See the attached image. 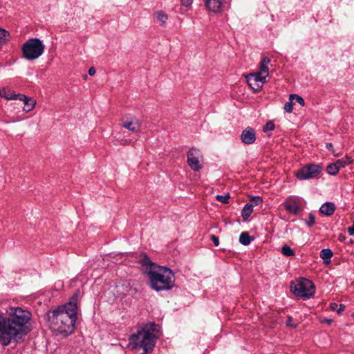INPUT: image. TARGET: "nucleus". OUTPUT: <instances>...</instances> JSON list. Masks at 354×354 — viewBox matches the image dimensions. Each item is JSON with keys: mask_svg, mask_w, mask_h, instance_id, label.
I'll return each mask as SVG.
<instances>
[{"mask_svg": "<svg viewBox=\"0 0 354 354\" xmlns=\"http://www.w3.org/2000/svg\"><path fill=\"white\" fill-rule=\"evenodd\" d=\"M263 202V199L260 196H253L251 198L250 203H248L250 205H252V207H254L256 205H258L261 204Z\"/></svg>", "mask_w": 354, "mask_h": 354, "instance_id": "c756f323", "label": "nucleus"}, {"mask_svg": "<svg viewBox=\"0 0 354 354\" xmlns=\"http://www.w3.org/2000/svg\"><path fill=\"white\" fill-rule=\"evenodd\" d=\"M250 77V82L252 80L254 81V83L259 82L261 84H263L266 82V78L268 77L265 74H263L262 72H257L255 73H252L248 75Z\"/></svg>", "mask_w": 354, "mask_h": 354, "instance_id": "dca6fc26", "label": "nucleus"}, {"mask_svg": "<svg viewBox=\"0 0 354 354\" xmlns=\"http://www.w3.org/2000/svg\"><path fill=\"white\" fill-rule=\"evenodd\" d=\"M187 157L188 165L193 171H198L203 167V157L199 149L191 148Z\"/></svg>", "mask_w": 354, "mask_h": 354, "instance_id": "6e6552de", "label": "nucleus"}, {"mask_svg": "<svg viewBox=\"0 0 354 354\" xmlns=\"http://www.w3.org/2000/svg\"><path fill=\"white\" fill-rule=\"evenodd\" d=\"M285 209L290 214H298L301 211L299 201L296 199L288 198L283 203Z\"/></svg>", "mask_w": 354, "mask_h": 354, "instance_id": "1a4fd4ad", "label": "nucleus"}, {"mask_svg": "<svg viewBox=\"0 0 354 354\" xmlns=\"http://www.w3.org/2000/svg\"><path fill=\"white\" fill-rule=\"evenodd\" d=\"M31 313L20 307H10L6 316L0 315V342L3 346L17 342L30 330Z\"/></svg>", "mask_w": 354, "mask_h": 354, "instance_id": "f257e3e1", "label": "nucleus"}, {"mask_svg": "<svg viewBox=\"0 0 354 354\" xmlns=\"http://www.w3.org/2000/svg\"><path fill=\"white\" fill-rule=\"evenodd\" d=\"M335 209V204L332 202H326L320 207L319 212L326 216H331L334 214Z\"/></svg>", "mask_w": 354, "mask_h": 354, "instance_id": "ddd939ff", "label": "nucleus"}, {"mask_svg": "<svg viewBox=\"0 0 354 354\" xmlns=\"http://www.w3.org/2000/svg\"><path fill=\"white\" fill-rule=\"evenodd\" d=\"M45 45L43 41L36 37L29 38L21 47L23 57L28 61L38 59L44 53Z\"/></svg>", "mask_w": 354, "mask_h": 354, "instance_id": "39448f33", "label": "nucleus"}, {"mask_svg": "<svg viewBox=\"0 0 354 354\" xmlns=\"http://www.w3.org/2000/svg\"><path fill=\"white\" fill-rule=\"evenodd\" d=\"M294 102L292 100H289L284 104L283 109L287 113H292L293 110Z\"/></svg>", "mask_w": 354, "mask_h": 354, "instance_id": "c85d7f7f", "label": "nucleus"}, {"mask_svg": "<svg viewBox=\"0 0 354 354\" xmlns=\"http://www.w3.org/2000/svg\"><path fill=\"white\" fill-rule=\"evenodd\" d=\"M241 141L246 145H251L256 140L255 131L252 127H247L241 135Z\"/></svg>", "mask_w": 354, "mask_h": 354, "instance_id": "9d476101", "label": "nucleus"}, {"mask_svg": "<svg viewBox=\"0 0 354 354\" xmlns=\"http://www.w3.org/2000/svg\"><path fill=\"white\" fill-rule=\"evenodd\" d=\"M290 289L296 297L303 299L313 297L315 292L314 283L306 278H301L295 282H292Z\"/></svg>", "mask_w": 354, "mask_h": 354, "instance_id": "423d86ee", "label": "nucleus"}, {"mask_svg": "<svg viewBox=\"0 0 354 354\" xmlns=\"http://www.w3.org/2000/svg\"><path fill=\"white\" fill-rule=\"evenodd\" d=\"M95 69L94 67H91L89 69H88V75H91V76H93L95 74Z\"/></svg>", "mask_w": 354, "mask_h": 354, "instance_id": "58836bf2", "label": "nucleus"}, {"mask_svg": "<svg viewBox=\"0 0 354 354\" xmlns=\"http://www.w3.org/2000/svg\"><path fill=\"white\" fill-rule=\"evenodd\" d=\"M122 127L132 132H136L140 128V123L138 120L133 118L130 121L124 122Z\"/></svg>", "mask_w": 354, "mask_h": 354, "instance_id": "4468645a", "label": "nucleus"}, {"mask_svg": "<svg viewBox=\"0 0 354 354\" xmlns=\"http://www.w3.org/2000/svg\"><path fill=\"white\" fill-rule=\"evenodd\" d=\"M333 252L330 249H323L320 252V257L322 259L324 263L328 264L330 262V259L333 257Z\"/></svg>", "mask_w": 354, "mask_h": 354, "instance_id": "f3484780", "label": "nucleus"}, {"mask_svg": "<svg viewBox=\"0 0 354 354\" xmlns=\"http://www.w3.org/2000/svg\"><path fill=\"white\" fill-rule=\"evenodd\" d=\"M342 239H343V237H339V240H342Z\"/></svg>", "mask_w": 354, "mask_h": 354, "instance_id": "a19ab883", "label": "nucleus"}, {"mask_svg": "<svg viewBox=\"0 0 354 354\" xmlns=\"http://www.w3.org/2000/svg\"><path fill=\"white\" fill-rule=\"evenodd\" d=\"M253 208L252 205H250L248 203L244 205L241 211V216L243 220H247L250 216Z\"/></svg>", "mask_w": 354, "mask_h": 354, "instance_id": "aec40b11", "label": "nucleus"}, {"mask_svg": "<svg viewBox=\"0 0 354 354\" xmlns=\"http://www.w3.org/2000/svg\"><path fill=\"white\" fill-rule=\"evenodd\" d=\"M348 232L350 235H354V221L353 225L348 227Z\"/></svg>", "mask_w": 354, "mask_h": 354, "instance_id": "e433bc0d", "label": "nucleus"}, {"mask_svg": "<svg viewBox=\"0 0 354 354\" xmlns=\"http://www.w3.org/2000/svg\"><path fill=\"white\" fill-rule=\"evenodd\" d=\"M339 171V167L335 162L329 164L326 167V171L328 174L335 176Z\"/></svg>", "mask_w": 354, "mask_h": 354, "instance_id": "5701e85b", "label": "nucleus"}, {"mask_svg": "<svg viewBox=\"0 0 354 354\" xmlns=\"http://www.w3.org/2000/svg\"><path fill=\"white\" fill-rule=\"evenodd\" d=\"M254 240L253 236H250L247 232H243L240 234L239 242L243 245H248L252 241Z\"/></svg>", "mask_w": 354, "mask_h": 354, "instance_id": "a211bd4d", "label": "nucleus"}, {"mask_svg": "<svg viewBox=\"0 0 354 354\" xmlns=\"http://www.w3.org/2000/svg\"><path fill=\"white\" fill-rule=\"evenodd\" d=\"M211 240L213 241L215 246H218L219 245V239L218 237L215 235H211Z\"/></svg>", "mask_w": 354, "mask_h": 354, "instance_id": "72a5a7b5", "label": "nucleus"}, {"mask_svg": "<svg viewBox=\"0 0 354 354\" xmlns=\"http://www.w3.org/2000/svg\"><path fill=\"white\" fill-rule=\"evenodd\" d=\"M306 225H307L309 227L313 226L315 223V216L314 214L310 213L308 214V218L305 221Z\"/></svg>", "mask_w": 354, "mask_h": 354, "instance_id": "cd10ccee", "label": "nucleus"}, {"mask_svg": "<svg viewBox=\"0 0 354 354\" xmlns=\"http://www.w3.org/2000/svg\"><path fill=\"white\" fill-rule=\"evenodd\" d=\"M160 326L153 322L145 324L132 334L129 338V346L131 350L142 349L141 354H148L153 351L158 339Z\"/></svg>", "mask_w": 354, "mask_h": 354, "instance_id": "7ed1b4c3", "label": "nucleus"}, {"mask_svg": "<svg viewBox=\"0 0 354 354\" xmlns=\"http://www.w3.org/2000/svg\"><path fill=\"white\" fill-rule=\"evenodd\" d=\"M274 129V124L272 121H268L263 127V131L266 133L270 131H272Z\"/></svg>", "mask_w": 354, "mask_h": 354, "instance_id": "7c9ffc66", "label": "nucleus"}, {"mask_svg": "<svg viewBox=\"0 0 354 354\" xmlns=\"http://www.w3.org/2000/svg\"><path fill=\"white\" fill-rule=\"evenodd\" d=\"M193 0H181V3L185 7H189L192 6Z\"/></svg>", "mask_w": 354, "mask_h": 354, "instance_id": "f704fd0d", "label": "nucleus"}, {"mask_svg": "<svg viewBox=\"0 0 354 354\" xmlns=\"http://www.w3.org/2000/svg\"><path fill=\"white\" fill-rule=\"evenodd\" d=\"M147 274L150 288L157 292L171 290L175 285L174 272L167 267L152 266Z\"/></svg>", "mask_w": 354, "mask_h": 354, "instance_id": "20e7f679", "label": "nucleus"}, {"mask_svg": "<svg viewBox=\"0 0 354 354\" xmlns=\"http://www.w3.org/2000/svg\"><path fill=\"white\" fill-rule=\"evenodd\" d=\"M286 325L289 327H292V328H296L297 326V324H295L293 322H292V319L290 316H288V319H287V321H286Z\"/></svg>", "mask_w": 354, "mask_h": 354, "instance_id": "473e14b6", "label": "nucleus"}, {"mask_svg": "<svg viewBox=\"0 0 354 354\" xmlns=\"http://www.w3.org/2000/svg\"><path fill=\"white\" fill-rule=\"evenodd\" d=\"M326 147L328 150L332 151L334 156H337V154H335V152L333 151V145L332 143H327Z\"/></svg>", "mask_w": 354, "mask_h": 354, "instance_id": "c9c22d12", "label": "nucleus"}, {"mask_svg": "<svg viewBox=\"0 0 354 354\" xmlns=\"http://www.w3.org/2000/svg\"><path fill=\"white\" fill-rule=\"evenodd\" d=\"M80 294L79 290L76 291L68 302L47 313L48 326L55 335L68 336L73 333Z\"/></svg>", "mask_w": 354, "mask_h": 354, "instance_id": "f03ea898", "label": "nucleus"}, {"mask_svg": "<svg viewBox=\"0 0 354 354\" xmlns=\"http://www.w3.org/2000/svg\"><path fill=\"white\" fill-rule=\"evenodd\" d=\"M140 262L142 266H147L149 268H151L152 266H157L153 263L150 258L146 254H142L140 258Z\"/></svg>", "mask_w": 354, "mask_h": 354, "instance_id": "4be33fe9", "label": "nucleus"}, {"mask_svg": "<svg viewBox=\"0 0 354 354\" xmlns=\"http://www.w3.org/2000/svg\"><path fill=\"white\" fill-rule=\"evenodd\" d=\"M0 96L8 100H17L18 93L12 92L6 88H0Z\"/></svg>", "mask_w": 354, "mask_h": 354, "instance_id": "2eb2a0df", "label": "nucleus"}, {"mask_svg": "<svg viewBox=\"0 0 354 354\" xmlns=\"http://www.w3.org/2000/svg\"><path fill=\"white\" fill-rule=\"evenodd\" d=\"M230 198V194H225V195H217L216 196V198L218 201L223 203H228V200Z\"/></svg>", "mask_w": 354, "mask_h": 354, "instance_id": "2f4dec72", "label": "nucleus"}, {"mask_svg": "<svg viewBox=\"0 0 354 354\" xmlns=\"http://www.w3.org/2000/svg\"><path fill=\"white\" fill-rule=\"evenodd\" d=\"M17 100L22 101L24 104L23 111L26 113L31 111L36 105V101L23 94L18 93Z\"/></svg>", "mask_w": 354, "mask_h": 354, "instance_id": "9b49d317", "label": "nucleus"}, {"mask_svg": "<svg viewBox=\"0 0 354 354\" xmlns=\"http://www.w3.org/2000/svg\"><path fill=\"white\" fill-rule=\"evenodd\" d=\"M338 308V304L336 303H330V308L333 311H337Z\"/></svg>", "mask_w": 354, "mask_h": 354, "instance_id": "4c0bfd02", "label": "nucleus"}, {"mask_svg": "<svg viewBox=\"0 0 354 354\" xmlns=\"http://www.w3.org/2000/svg\"><path fill=\"white\" fill-rule=\"evenodd\" d=\"M281 253L286 257H292L295 255L294 250L287 245H285L281 248Z\"/></svg>", "mask_w": 354, "mask_h": 354, "instance_id": "a878e982", "label": "nucleus"}, {"mask_svg": "<svg viewBox=\"0 0 354 354\" xmlns=\"http://www.w3.org/2000/svg\"><path fill=\"white\" fill-rule=\"evenodd\" d=\"M289 100H291L292 101L295 100L297 102H298L301 106H304L305 102L304 100L299 95L297 94H290L289 95Z\"/></svg>", "mask_w": 354, "mask_h": 354, "instance_id": "bb28decb", "label": "nucleus"}, {"mask_svg": "<svg viewBox=\"0 0 354 354\" xmlns=\"http://www.w3.org/2000/svg\"><path fill=\"white\" fill-rule=\"evenodd\" d=\"M322 167L319 164H307L295 173L296 178L299 180H306L318 178L322 173Z\"/></svg>", "mask_w": 354, "mask_h": 354, "instance_id": "0eeeda50", "label": "nucleus"}, {"mask_svg": "<svg viewBox=\"0 0 354 354\" xmlns=\"http://www.w3.org/2000/svg\"><path fill=\"white\" fill-rule=\"evenodd\" d=\"M205 5L209 11L217 13L221 10L222 0H205Z\"/></svg>", "mask_w": 354, "mask_h": 354, "instance_id": "f8f14e48", "label": "nucleus"}, {"mask_svg": "<svg viewBox=\"0 0 354 354\" xmlns=\"http://www.w3.org/2000/svg\"><path fill=\"white\" fill-rule=\"evenodd\" d=\"M270 59L267 57H265L263 58V59L261 60V64H260V72H262L263 74H265L266 75L268 76V73H269V68H268V64H270Z\"/></svg>", "mask_w": 354, "mask_h": 354, "instance_id": "6ab92c4d", "label": "nucleus"}, {"mask_svg": "<svg viewBox=\"0 0 354 354\" xmlns=\"http://www.w3.org/2000/svg\"><path fill=\"white\" fill-rule=\"evenodd\" d=\"M342 239H343V237H339V240H342Z\"/></svg>", "mask_w": 354, "mask_h": 354, "instance_id": "79ce46f5", "label": "nucleus"}, {"mask_svg": "<svg viewBox=\"0 0 354 354\" xmlns=\"http://www.w3.org/2000/svg\"><path fill=\"white\" fill-rule=\"evenodd\" d=\"M345 308V306L344 304H340L339 308H337V313L340 314Z\"/></svg>", "mask_w": 354, "mask_h": 354, "instance_id": "ea45409f", "label": "nucleus"}, {"mask_svg": "<svg viewBox=\"0 0 354 354\" xmlns=\"http://www.w3.org/2000/svg\"><path fill=\"white\" fill-rule=\"evenodd\" d=\"M351 162H352L351 158L348 157V156L341 158V159H339L335 162V163L337 165V167H339V169L344 168V167L349 165Z\"/></svg>", "mask_w": 354, "mask_h": 354, "instance_id": "412c9836", "label": "nucleus"}, {"mask_svg": "<svg viewBox=\"0 0 354 354\" xmlns=\"http://www.w3.org/2000/svg\"><path fill=\"white\" fill-rule=\"evenodd\" d=\"M246 78H247L248 85L254 91H256V92L259 91L262 88L263 84H261V83H259V82L254 83V80H252L250 82V77L248 76H247Z\"/></svg>", "mask_w": 354, "mask_h": 354, "instance_id": "b1692460", "label": "nucleus"}, {"mask_svg": "<svg viewBox=\"0 0 354 354\" xmlns=\"http://www.w3.org/2000/svg\"><path fill=\"white\" fill-rule=\"evenodd\" d=\"M156 18L160 23V25L164 26L167 20V15L162 11H160L156 13Z\"/></svg>", "mask_w": 354, "mask_h": 354, "instance_id": "393cba45", "label": "nucleus"}]
</instances>
